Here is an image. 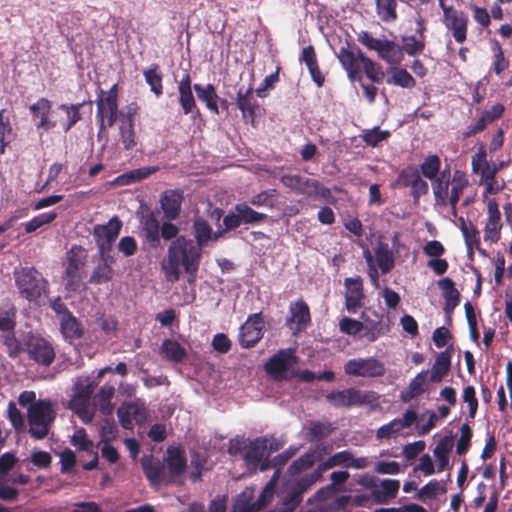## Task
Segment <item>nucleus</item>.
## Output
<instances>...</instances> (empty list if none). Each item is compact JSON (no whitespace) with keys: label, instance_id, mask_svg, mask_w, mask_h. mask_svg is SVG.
Instances as JSON below:
<instances>
[{"label":"nucleus","instance_id":"obj_1","mask_svg":"<svg viewBox=\"0 0 512 512\" xmlns=\"http://www.w3.org/2000/svg\"><path fill=\"white\" fill-rule=\"evenodd\" d=\"M196 243L185 237H177L168 249L167 259L162 263L166 279L176 282L180 277V266L185 272L194 275L200 264L202 247L210 240H217L222 232H212L211 226L202 218H197L193 224Z\"/></svg>","mask_w":512,"mask_h":512},{"label":"nucleus","instance_id":"obj_2","mask_svg":"<svg viewBox=\"0 0 512 512\" xmlns=\"http://www.w3.org/2000/svg\"><path fill=\"white\" fill-rule=\"evenodd\" d=\"M357 40L368 50L376 51L378 57L391 65L399 64L403 60V52L409 56L421 54L425 48L424 39L415 36H402V46L386 38H375L367 31H360Z\"/></svg>","mask_w":512,"mask_h":512},{"label":"nucleus","instance_id":"obj_3","mask_svg":"<svg viewBox=\"0 0 512 512\" xmlns=\"http://www.w3.org/2000/svg\"><path fill=\"white\" fill-rule=\"evenodd\" d=\"M337 56L342 67L347 71L348 77L353 81L357 79L361 81V68L373 82H380L384 78L381 66L368 58L361 50L355 53L349 48L342 47Z\"/></svg>","mask_w":512,"mask_h":512},{"label":"nucleus","instance_id":"obj_4","mask_svg":"<svg viewBox=\"0 0 512 512\" xmlns=\"http://www.w3.org/2000/svg\"><path fill=\"white\" fill-rule=\"evenodd\" d=\"M29 434L34 439H44L56 418L54 403L50 399H39L28 407Z\"/></svg>","mask_w":512,"mask_h":512},{"label":"nucleus","instance_id":"obj_5","mask_svg":"<svg viewBox=\"0 0 512 512\" xmlns=\"http://www.w3.org/2000/svg\"><path fill=\"white\" fill-rule=\"evenodd\" d=\"M380 395L375 391L360 390L355 387L335 390L326 395V400L335 408H350L354 406L377 407Z\"/></svg>","mask_w":512,"mask_h":512},{"label":"nucleus","instance_id":"obj_6","mask_svg":"<svg viewBox=\"0 0 512 512\" xmlns=\"http://www.w3.org/2000/svg\"><path fill=\"white\" fill-rule=\"evenodd\" d=\"M16 287L28 301H36L48 289V282L34 268H19L14 271Z\"/></svg>","mask_w":512,"mask_h":512},{"label":"nucleus","instance_id":"obj_7","mask_svg":"<svg viewBox=\"0 0 512 512\" xmlns=\"http://www.w3.org/2000/svg\"><path fill=\"white\" fill-rule=\"evenodd\" d=\"M344 372L351 377L377 378L385 374L386 368L382 361L374 358H353L344 364Z\"/></svg>","mask_w":512,"mask_h":512},{"label":"nucleus","instance_id":"obj_8","mask_svg":"<svg viewBox=\"0 0 512 512\" xmlns=\"http://www.w3.org/2000/svg\"><path fill=\"white\" fill-rule=\"evenodd\" d=\"M86 257V252L81 247L74 246L68 251L64 276L68 290L77 291L82 286L81 270L85 264Z\"/></svg>","mask_w":512,"mask_h":512},{"label":"nucleus","instance_id":"obj_9","mask_svg":"<svg viewBox=\"0 0 512 512\" xmlns=\"http://www.w3.org/2000/svg\"><path fill=\"white\" fill-rule=\"evenodd\" d=\"M281 183L298 194L305 195L307 197H325L329 190L322 187L319 181L312 178H307L301 175H283L280 178Z\"/></svg>","mask_w":512,"mask_h":512},{"label":"nucleus","instance_id":"obj_10","mask_svg":"<svg viewBox=\"0 0 512 512\" xmlns=\"http://www.w3.org/2000/svg\"><path fill=\"white\" fill-rule=\"evenodd\" d=\"M26 351L29 358L43 366H50L55 359L52 344L45 338L30 334L25 340Z\"/></svg>","mask_w":512,"mask_h":512},{"label":"nucleus","instance_id":"obj_11","mask_svg":"<svg viewBox=\"0 0 512 512\" xmlns=\"http://www.w3.org/2000/svg\"><path fill=\"white\" fill-rule=\"evenodd\" d=\"M296 362V357L291 351L280 350L266 362L265 370L275 380L288 379L292 375Z\"/></svg>","mask_w":512,"mask_h":512},{"label":"nucleus","instance_id":"obj_12","mask_svg":"<svg viewBox=\"0 0 512 512\" xmlns=\"http://www.w3.org/2000/svg\"><path fill=\"white\" fill-rule=\"evenodd\" d=\"M122 228V222L117 217H112L104 225L94 227L93 236L95 238L99 254H110L112 244L117 239Z\"/></svg>","mask_w":512,"mask_h":512},{"label":"nucleus","instance_id":"obj_13","mask_svg":"<svg viewBox=\"0 0 512 512\" xmlns=\"http://www.w3.org/2000/svg\"><path fill=\"white\" fill-rule=\"evenodd\" d=\"M97 120L100 126V132L106 127H112L118 118V104L116 86L97 100Z\"/></svg>","mask_w":512,"mask_h":512},{"label":"nucleus","instance_id":"obj_14","mask_svg":"<svg viewBox=\"0 0 512 512\" xmlns=\"http://www.w3.org/2000/svg\"><path fill=\"white\" fill-rule=\"evenodd\" d=\"M417 420V412L414 409H408L401 418H395L389 423L380 426L376 431V438L378 440L395 438L402 430L410 428L415 424Z\"/></svg>","mask_w":512,"mask_h":512},{"label":"nucleus","instance_id":"obj_15","mask_svg":"<svg viewBox=\"0 0 512 512\" xmlns=\"http://www.w3.org/2000/svg\"><path fill=\"white\" fill-rule=\"evenodd\" d=\"M119 422L125 429H132L135 424L146 420V408L140 400L123 403L117 411Z\"/></svg>","mask_w":512,"mask_h":512},{"label":"nucleus","instance_id":"obj_16","mask_svg":"<svg viewBox=\"0 0 512 512\" xmlns=\"http://www.w3.org/2000/svg\"><path fill=\"white\" fill-rule=\"evenodd\" d=\"M52 103L46 98H40L30 105L29 110L32 120L38 130L50 131L58 124L57 120L51 117Z\"/></svg>","mask_w":512,"mask_h":512},{"label":"nucleus","instance_id":"obj_17","mask_svg":"<svg viewBox=\"0 0 512 512\" xmlns=\"http://www.w3.org/2000/svg\"><path fill=\"white\" fill-rule=\"evenodd\" d=\"M468 16L457 9H444L443 23L457 43L467 38Z\"/></svg>","mask_w":512,"mask_h":512},{"label":"nucleus","instance_id":"obj_18","mask_svg":"<svg viewBox=\"0 0 512 512\" xmlns=\"http://www.w3.org/2000/svg\"><path fill=\"white\" fill-rule=\"evenodd\" d=\"M264 321L261 314L250 316L240 327L239 342L244 348L253 347L263 335Z\"/></svg>","mask_w":512,"mask_h":512},{"label":"nucleus","instance_id":"obj_19","mask_svg":"<svg viewBox=\"0 0 512 512\" xmlns=\"http://www.w3.org/2000/svg\"><path fill=\"white\" fill-rule=\"evenodd\" d=\"M266 440L260 438L248 441L246 451L244 453L245 462L253 467H260L261 471L268 469V450L266 447Z\"/></svg>","mask_w":512,"mask_h":512},{"label":"nucleus","instance_id":"obj_20","mask_svg":"<svg viewBox=\"0 0 512 512\" xmlns=\"http://www.w3.org/2000/svg\"><path fill=\"white\" fill-rule=\"evenodd\" d=\"M345 286V306L349 313H356L364 303L363 281L360 276L346 278Z\"/></svg>","mask_w":512,"mask_h":512},{"label":"nucleus","instance_id":"obj_21","mask_svg":"<svg viewBox=\"0 0 512 512\" xmlns=\"http://www.w3.org/2000/svg\"><path fill=\"white\" fill-rule=\"evenodd\" d=\"M289 312L290 316L286 322L289 329L293 334L304 331L311 321L308 305L303 300L292 302L289 306Z\"/></svg>","mask_w":512,"mask_h":512},{"label":"nucleus","instance_id":"obj_22","mask_svg":"<svg viewBox=\"0 0 512 512\" xmlns=\"http://www.w3.org/2000/svg\"><path fill=\"white\" fill-rule=\"evenodd\" d=\"M472 172L480 176L479 182L491 180L499 171V167L495 163L487 160V152L484 146H481L477 153L471 159Z\"/></svg>","mask_w":512,"mask_h":512},{"label":"nucleus","instance_id":"obj_23","mask_svg":"<svg viewBox=\"0 0 512 512\" xmlns=\"http://www.w3.org/2000/svg\"><path fill=\"white\" fill-rule=\"evenodd\" d=\"M488 218L484 227V240L486 242H497L500 239L502 228L501 214L498 205L494 199L487 202Z\"/></svg>","mask_w":512,"mask_h":512},{"label":"nucleus","instance_id":"obj_24","mask_svg":"<svg viewBox=\"0 0 512 512\" xmlns=\"http://www.w3.org/2000/svg\"><path fill=\"white\" fill-rule=\"evenodd\" d=\"M366 486L372 490V495L375 501L382 504L396 496L400 487V482L393 479H384L377 484L374 478H370L366 483Z\"/></svg>","mask_w":512,"mask_h":512},{"label":"nucleus","instance_id":"obj_25","mask_svg":"<svg viewBox=\"0 0 512 512\" xmlns=\"http://www.w3.org/2000/svg\"><path fill=\"white\" fill-rule=\"evenodd\" d=\"M99 262L94 268L89 278V283L99 285L107 283L113 279L114 270L111 266L113 257L110 254H99Z\"/></svg>","mask_w":512,"mask_h":512},{"label":"nucleus","instance_id":"obj_26","mask_svg":"<svg viewBox=\"0 0 512 512\" xmlns=\"http://www.w3.org/2000/svg\"><path fill=\"white\" fill-rule=\"evenodd\" d=\"M450 171L444 170L440 176L432 181V190L437 206H447L449 204V186H450Z\"/></svg>","mask_w":512,"mask_h":512},{"label":"nucleus","instance_id":"obj_27","mask_svg":"<svg viewBox=\"0 0 512 512\" xmlns=\"http://www.w3.org/2000/svg\"><path fill=\"white\" fill-rule=\"evenodd\" d=\"M182 199V193L179 191L171 190L163 194L161 197V207L166 219L174 220L179 216Z\"/></svg>","mask_w":512,"mask_h":512},{"label":"nucleus","instance_id":"obj_28","mask_svg":"<svg viewBox=\"0 0 512 512\" xmlns=\"http://www.w3.org/2000/svg\"><path fill=\"white\" fill-rule=\"evenodd\" d=\"M399 182L404 186H411L415 194L424 195L428 192V184L424 181L416 168H407L399 175Z\"/></svg>","mask_w":512,"mask_h":512},{"label":"nucleus","instance_id":"obj_29","mask_svg":"<svg viewBox=\"0 0 512 512\" xmlns=\"http://www.w3.org/2000/svg\"><path fill=\"white\" fill-rule=\"evenodd\" d=\"M141 465L146 477L153 484H158L164 480V465L152 456H144L141 459Z\"/></svg>","mask_w":512,"mask_h":512},{"label":"nucleus","instance_id":"obj_30","mask_svg":"<svg viewBox=\"0 0 512 512\" xmlns=\"http://www.w3.org/2000/svg\"><path fill=\"white\" fill-rule=\"evenodd\" d=\"M438 286L443 291V296L445 299L444 310L447 314H450L459 304L460 294L458 290L455 288L453 280L450 278L440 279L438 281Z\"/></svg>","mask_w":512,"mask_h":512},{"label":"nucleus","instance_id":"obj_31","mask_svg":"<svg viewBox=\"0 0 512 512\" xmlns=\"http://www.w3.org/2000/svg\"><path fill=\"white\" fill-rule=\"evenodd\" d=\"M115 394V388L112 385H103L93 398V405L97 407L103 415H111L113 412L112 399Z\"/></svg>","mask_w":512,"mask_h":512},{"label":"nucleus","instance_id":"obj_32","mask_svg":"<svg viewBox=\"0 0 512 512\" xmlns=\"http://www.w3.org/2000/svg\"><path fill=\"white\" fill-rule=\"evenodd\" d=\"M167 465L173 479L182 475L186 468L184 452L179 448H169L167 450Z\"/></svg>","mask_w":512,"mask_h":512},{"label":"nucleus","instance_id":"obj_33","mask_svg":"<svg viewBox=\"0 0 512 512\" xmlns=\"http://www.w3.org/2000/svg\"><path fill=\"white\" fill-rule=\"evenodd\" d=\"M119 141L125 150H132L137 145V137L131 115L123 119L119 126Z\"/></svg>","mask_w":512,"mask_h":512},{"label":"nucleus","instance_id":"obj_34","mask_svg":"<svg viewBox=\"0 0 512 512\" xmlns=\"http://www.w3.org/2000/svg\"><path fill=\"white\" fill-rule=\"evenodd\" d=\"M69 408L86 424L94 418V407L90 404V398L72 397Z\"/></svg>","mask_w":512,"mask_h":512},{"label":"nucleus","instance_id":"obj_35","mask_svg":"<svg viewBox=\"0 0 512 512\" xmlns=\"http://www.w3.org/2000/svg\"><path fill=\"white\" fill-rule=\"evenodd\" d=\"M193 88L197 94L198 99L200 101L204 102L206 104V107L209 110L218 114L219 110H218L217 101H218L219 97L216 93V89H215L214 85L207 84V85L203 86L200 84H195L193 86Z\"/></svg>","mask_w":512,"mask_h":512},{"label":"nucleus","instance_id":"obj_36","mask_svg":"<svg viewBox=\"0 0 512 512\" xmlns=\"http://www.w3.org/2000/svg\"><path fill=\"white\" fill-rule=\"evenodd\" d=\"M374 257L380 271L385 274L394 267V254L388 244L379 243L375 248Z\"/></svg>","mask_w":512,"mask_h":512},{"label":"nucleus","instance_id":"obj_37","mask_svg":"<svg viewBox=\"0 0 512 512\" xmlns=\"http://www.w3.org/2000/svg\"><path fill=\"white\" fill-rule=\"evenodd\" d=\"M61 332L65 339L73 340L80 338L82 329L77 319L70 313L65 312L60 318Z\"/></svg>","mask_w":512,"mask_h":512},{"label":"nucleus","instance_id":"obj_38","mask_svg":"<svg viewBox=\"0 0 512 512\" xmlns=\"http://www.w3.org/2000/svg\"><path fill=\"white\" fill-rule=\"evenodd\" d=\"M453 448V440L449 437H444L436 444L433 454L437 461L438 472L443 471L449 462V454Z\"/></svg>","mask_w":512,"mask_h":512},{"label":"nucleus","instance_id":"obj_39","mask_svg":"<svg viewBox=\"0 0 512 512\" xmlns=\"http://www.w3.org/2000/svg\"><path fill=\"white\" fill-rule=\"evenodd\" d=\"M427 388V372L418 373L409 383L408 390L402 393L401 399L408 402L426 391Z\"/></svg>","mask_w":512,"mask_h":512},{"label":"nucleus","instance_id":"obj_40","mask_svg":"<svg viewBox=\"0 0 512 512\" xmlns=\"http://www.w3.org/2000/svg\"><path fill=\"white\" fill-rule=\"evenodd\" d=\"M301 60L305 62L313 81L318 86H321L323 84L324 77L319 70L316 55L312 46H307L303 49Z\"/></svg>","mask_w":512,"mask_h":512},{"label":"nucleus","instance_id":"obj_41","mask_svg":"<svg viewBox=\"0 0 512 512\" xmlns=\"http://www.w3.org/2000/svg\"><path fill=\"white\" fill-rule=\"evenodd\" d=\"M450 186L449 204H457L463 191L469 186V181L462 171L456 170L451 178Z\"/></svg>","mask_w":512,"mask_h":512},{"label":"nucleus","instance_id":"obj_42","mask_svg":"<svg viewBox=\"0 0 512 512\" xmlns=\"http://www.w3.org/2000/svg\"><path fill=\"white\" fill-rule=\"evenodd\" d=\"M82 104H61L58 106V109L62 110L66 118L63 121H60V126L62 127L64 132H68L80 119V108Z\"/></svg>","mask_w":512,"mask_h":512},{"label":"nucleus","instance_id":"obj_43","mask_svg":"<svg viewBox=\"0 0 512 512\" xmlns=\"http://www.w3.org/2000/svg\"><path fill=\"white\" fill-rule=\"evenodd\" d=\"M252 92V87H249L245 92L239 89L237 93V106L242 111L244 118L253 117L257 107V103L252 97Z\"/></svg>","mask_w":512,"mask_h":512},{"label":"nucleus","instance_id":"obj_44","mask_svg":"<svg viewBox=\"0 0 512 512\" xmlns=\"http://www.w3.org/2000/svg\"><path fill=\"white\" fill-rule=\"evenodd\" d=\"M450 355L448 352H441L431 369L430 379L432 382H440L450 369Z\"/></svg>","mask_w":512,"mask_h":512},{"label":"nucleus","instance_id":"obj_45","mask_svg":"<svg viewBox=\"0 0 512 512\" xmlns=\"http://www.w3.org/2000/svg\"><path fill=\"white\" fill-rule=\"evenodd\" d=\"M375 320L369 318L367 314H363L364 322L366 323L367 332L365 336L369 341H375L378 337L385 334L387 329L382 324L383 315L374 313Z\"/></svg>","mask_w":512,"mask_h":512},{"label":"nucleus","instance_id":"obj_46","mask_svg":"<svg viewBox=\"0 0 512 512\" xmlns=\"http://www.w3.org/2000/svg\"><path fill=\"white\" fill-rule=\"evenodd\" d=\"M396 8V0H376L377 15L385 23L393 22L397 19Z\"/></svg>","mask_w":512,"mask_h":512},{"label":"nucleus","instance_id":"obj_47","mask_svg":"<svg viewBox=\"0 0 512 512\" xmlns=\"http://www.w3.org/2000/svg\"><path fill=\"white\" fill-rule=\"evenodd\" d=\"M461 223V231L465 240L467 250L479 247L480 238L479 231L472 222L466 223L464 218L459 219Z\"/></svg>","mask_w":512,"mask_h":512},{"label":"nucleus","instance_id":"obj_48","mask_svg":"<svg viewBox=\"0 0 512 512\" xmlns=\"http://www.w3.org/2000/svg\"><path fill=\"white\" fill-rule=\"evenodd\" d=\"M235 212L239 213L242 223L254 224L266 219L267 215L253 210L248 204L240 203L235 206Z\"/></svg>","mask_w":512,"mask_h":512},{"label":"nucleus","instance_id":"obj_49","mask_svg":"<svg viewBox=\"0 0 512 512\" xmlns=\"http://www.w3.org/2000/svg\"><path fill=\"white\" fill-rule=\"evenodd\" d=\"M161 350L165 357L173 362H181L186 356L185 349L175 340H165Z\"/></svg>","mask_w":512,"mask_h":512},{"label":"nucleus","instance_id":"obj_50","mask_svg":"<svg viewBox=\"0 0 512 512\" xmlns=\"http://www.w3.org/2000/svg\"><path fill=\"white\" fill-rule=\"evenodd\" d=\"M441 168V161L437 155H430L420 165L421 173L427 179L433 181L438 178Z\"/></svg>","mask_w":512,"mask_h":512},{"label":"nucleus","instance_id":"obj_51","mask_svg":"<svg viewBox=\"0 0 512 512\" xmlns=\"http://www.w3.org/2000/svg\"><path fill=\"white\" fill-rule=\"evenodd\" d=\"M143 230L147 241L152 246H157L160 242V225L158 220L153 216L146 217L143 222Z\"/></svg>","mask_w":512,"mask_h":512},{"label":"nucleus","instance_id":"obj_52","mask_svg":"<svg viewBox=\"0 0 512 512\" xmlns=\"http://www.w3.org/2000/svg\"><path fill=\"white\" fill-rule=\"evenodd\" d=\"M143 74L151 91L156 95V97H159L163 92V86L162 74L159 71L158 66L155 65L152 68L145 70Z\"/></svg>","mask_w":512,"mask_h":512},{"label":"nucleus","instance_id":"obj_53","mask_svg":"<svg viewBox=\"0 0 512 512\" xmlns=\"http://www.w3.org/2000/svg\"><path fill=\"white\" fill-rule=\"evenodd\" d=\"M157 170L156 167H143L136 170H132L125 173L117 178V182L122 185H127L132 182H137L147 178L149 175Z\"/></svg>","mask_w":512,"mask_h":512},{"label":"nucleus","instance_id":"obj_54","mask_svg":"<svg viewBox=\"0 0 512 512\" xmlns=\"http://www.w3.org/2000/svg\"><path fill=\"white\" fill-rule=\"evenodd\" d=\"M388 84H393L403 88H412L416 82L414 78L405 69L395 68L392 70L391 77L387 80Z\"/></svg>","mask_w":512,"mask_h":512},{"label":"nucleus","instance_id":"obj_55","mask_svg":"<svg viewBox=\"0 0 512 512\" xmlns=\"http://www.w3.org/2000/svg\"><path fill=\"white\" fill-rule=\"evenodd\" d=\"M390 135L388 130H380L379 127L367 129L362 132L361 138L366 145L376 147L378 144L386 140Z\"/></svg>","mask_w":512,"mask_h":512},{"label":"nucleus","instance_id":"obj_56","mask_svg":"<svg viewBox=\"0 0 512 512\" xmlns=\"http://www.w3.org/2000/svg\"><path fill=\"white\" fill-rule=\"evenodd\" d=\"M333 428L330 423L319 421L311 422L308 426V435L310 441H319L332 432Z\"/></svg>","mask_w":512,"mask_h":512},{"label":"nucleus","instance_id":"obj_57","mask_svg":"<svg viewBox=\"0 0 512 512\" xmlns=\"http://www.w3.org/2000/svg\"><path fill=\"white\" fill-rule=\"evenodd\" d=\"M94 390V384L89 377H78L73 385V396L81 398H91Z\"/></svg>","mask_w":512,"mask_h":512},{"label":"nucleus","instance_id":"obj_58","mask_svg":"<svg viewBox=\"0 0 512 512\" xmlns=\"http://www.w3.org/2000/svg\"><path fill=\"white\" fill-rule=\"evenodd\" d=\"M56 216L57 215L55 212H48V213H43V214H40V215L34 217L33 219H31L30 221L25 223V225H24L25 232L32 233V232L36 231L38 228L42 227L43 225L49 224L52 221H54Z\"/></svg>","mask_w":512,"mask_h":512},{"label":"nucleus","instance_id":"obj_59","mask_svg":"<svg viewBox=\"0 0 512 512\" xmlns=\"http://www.w3.org/2000/svg\"><path fill=\"white\" fill-rule=\"evenodd\" d=\"M336 466H337L336 463H334V461H333V456L329 457L324 463H322L319 466L318 471H315L310 476H306L301 480V482H300L301 490L302 491L306 490L310 485L315 483L320 478L322 471H325L327 469H330V468H333Z\"/></svg>","mask_w":512,"mask_h":512},{"label":"nucleus","instance_id":"obj_60","mask_svg":"<svg viewBox=\"0 0 512 512\" xmlns=\"http://www.w3.org/2000/svg\"><path fill=\"white\" fill-rule=\"evenodd\" d=\"M179 103L185 115L199 113L192 91H178Z\"/></svg>","mask_w":512,"mask_h":512},{"label":"nucleus","instance_id":"obj_61","mask_svg":"<svg viewBox=\"0 0 512 512\" xmlns=\"http://www.w3.org/2000/svg\"><path fill=\"white\" fill-rule=\"evenodd\" d=\"M277 195L276 189H268L253 196L250 203L256 207H270L274 206L273 198Z\"/></svg>","mask_w":512,"mask_h":512},{"label":"nucleus","instance_id":"obj_62","mask_svg":"<svg viewBox=\"0 0 512 512\" xmlns=\"http://www.w3.org/2000/svg\"><path fill=\"white\" fill-rule=\"evenodd\" d=\"M8 419L10 420L13 428L17 431H22L25 427L24 416L21 411L16 407L14 402H9L7 408Z\"/></svg>","mask_w":512,"mask_h":512},{"label":"nucleus","instance_id":"obj_63","mask_svg":"<svg viewBox=\"0 0 512 512\" xmlns=\"http://www.w3.org/2000/svg\"><path fill=\"white\" fill-rule=\"evenodd\" d=\"M472 437V431L468 424H462L460 428V438L457 441L456 452L459 455H463L467 452L470 446V440Z\"/></svg>","mask_w":512,"mask_h":512},{"label":"nucleus","instance_id":"obj_64","mask_svg":"<svg viewBox=\"0 0 512 512\" xmlns=\"http://www.w3.org/2000/svg\"><path fill=\"white\" fill-rule=\"evenodd\" d=\"M339 328L342 333L356 335L363 330L364 324L358 320L344 317L339 322Z\"/></svg>","mask_w":512,"mask_h":512}]
</instances>
